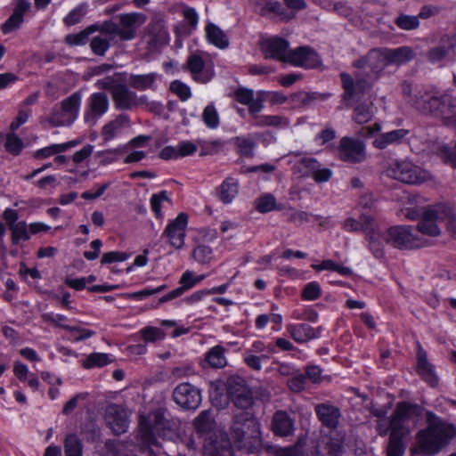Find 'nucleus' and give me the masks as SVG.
<instances>
[{
  "label": "nucleus",
  "instance_id": "obj_46",
  "mask_svg": "<svg viewBox=\"0 0 456 456\" xmlns=\"http://www.w3.org/2000/svg\"><path fill=\"white\" fill-rule=\"evenodd\" d=\"M395 22L398 28L403 30H411L419 27L418 15L400 14Z\"/></svg>",
  "mask_w": 456,
  "mask_h": 456
},
{
  "label": "nucleus",
  "instance_id": "obj_49",
  "mask_svg": "<svg viewBox=\"0 0 456 456\" xmlns=\"http://www.w3.org/2000/svg\"><path fill=\"white\" fill-rule=\"evenodd\" d=\"M255 10L262 14L268 12H277L279 10V3L273 0H250Z\"/></svg>",
  "mask_w": 456,
  "mask_h": 456
},
{
  "label": "nucleus",
  "instance_id": "obj_40",
  "mask_svg": "<svg viewBox=\"0 0 456 456\" xmlns=\"http://www.w3.org/2000/svg\"><path fill=\"white\" fill-rule=\"evenodd\" d=\"M341 452V443L339 440L330 443L329 439L322 437L318 445L317 456H338Z\"/></svg>",
  "mask_w": 456,
  "mask_h": 456
},
{
  "label": "nucleus",
  "instance_id": "obj_3",
  "mask_svg": "<svg viewBox=\"0 0 456 456\" xmlns=\"http://www.w3.org/2000/svg\"><path fill=\"white\" fill-rule=\"evenodd\" d=\"M387 65L386 49H373L365 57L358 60L354 63L357 69L354 73L355 82L348 74H341L345 90L344 101L349 104L351 101L360 100L368 86V82L362 77L365 76L368 78L376 77Z\"/></svg>",
  "mask_w": 456,
  "mask_h": 456
},
{
  "label": "nucleus",
  "instance_id": "obj_38",
  "mask_svg": "<svg viewBox=\"0 0 456 456\" xmlns=\"http://www.w3.org/2000/svg\"><path fill=\"white\" fill-rule=\"evenodd\" d=\"M175 12L180 13L186 24L189 26V32L195 29L199 22V14L192 7H189L183 4L176 5Z\"/></svg>",
  "mask_w": 456,
  "mask_h": 456
},
{
  "label": "nucleus",
  "instance_id": "obj_37",
  "mask_svg": "<svg viewBox=\"0 0 456 456\" xmlns=\"http://www.w3.org/2000/svg\"><path fill=\"white\" fill-rule=\"evenodd\" d=\"M388 65L389 64H396L400 65L412 57V52L408 47H400L396 49H386Z\"/></svg>",
  "mask_w": 456,
  "mask_h": 456
},
{
  "label": "nucleus",
  "instance_id": "obj_54",
  "mask_svg": "<svg viewBox=\"0 0 456 456\" xmlns=\"http://www.w3.org/2000/svg\"><path fill=\"white\" fill-rule=\"evenodd\" d=\"M373 117V111L370 106L359 105L354 109V119L359 124L370 121Z\"/></svg>",
  "mask_w": 456,
  "mask_h": 456
},
{
  "label": "nucleus",
  "instance_id": "obj_7",
  "mask_svg": "<svg viewBox=\"0 0 456 456\" xmlns=\"http://www.w3.org/2000/svg\"><path fill=\"white\" fill-rule=\"evenodd\" d=\"M387 176L407 184H420L431 178L430 173L409 159L392 161L386 169Z\"/></svg>",
  "mask_w": 456,
  "mask_h": 456
},
{
  "label": "nucleus",
  "instance_id": "obj_4",
  "mask_svg": "<svg viewBox=\"0 0 456 456\" xmlns=\"http://www.w3.org/2000/svg\"><path fill=\"white\" fill-rule=\"evenodd\" d=\"M419 409L406 403L398 404L390 421V438L387 456H403L404 452L402 440L410 434L416 425Z\"/></svg>",
  "mask_w": 456,
  "mask_h": 456
},
{
  "label": "nucleus",
  "instance_id": "obj_59",
  "mask_svg": "<svg viewBox=\"0 0 456 456\" xmlns=\"http://www.w3.org/2000/svg\"><path fill=\"white\" fill-rule=\"evenodd\" d=\"M321 296V287L318 282H309L302 292V297L305 300L312 301L317 299Z\"/></svg>",
  "mask_w": 456,
  "mask_h": 456
},
{
  "label": "nucleus",
  "instance_id": "obj_20",
  "mask_svg": "<svg viewBox=\"0 0 456 456\" xmlns=\"http://www.w3.org/2000/svg\"><path fill=\"white\" fill-rule=\"evenodd\" d=\"M289 63L306 69L316 68L321 64V60L316 52L309 47H299L291 51Z\"/></svg>",
  "mask_w": 456,
  "mask_h": 456
},
{
  "label": "nucleus",
  "instance_id": "obj_41",
  "mask_svg": "<svg viewBox=\"0 0 456 456\" xmlns=\"http://www.w3.org/2000/svg\"><path fill=\"white\" fill-rule=\"evenodd\" d=\"M157 75L155 73L144 74V75H133L129 78L130 86H134L138 90H146L152 88Z\"/></svg>",
  "mask_w": 456,
  "mask_h": 456
},
{
  "label": "nucleus",
  "instance_id": "obj_50",
  "mask_svg": "<svg viewBox=\"0 0 456 456\" xmlns=\"http://www.w3.org/2000/svg\"><path fill=\"white\" fill-rule=\"evenodd\" d=\"M205 278L206 275L204 274L195 276L191 271L187 270L183 273L179 283L180 286L186 291L194 287L196 284L200 283Z\"/></svg>",
  "mask_w": 456,
  "mask_h": 456
},
{
  "label": "nucleus",
  "instance_id": "obj_21",
  "mask_svg": "<svg viewBox=\"0 0 456 456\" xmlns=\"http://www.w3.org/2000/svg\"><path fill=\"white\" fill-rule=\"evenodd\" d=\"M204 456H232L230 441L222 433L215 439L210 436L204 444Z\"/></svg>",
  "mask_w": 456,
  "mask_h": 456
},
{
  "label": "nucleus",
  "instance_id": "obj_5",
  "mask_svg": "<svg viewBox=\"0 0 456 456\" xmlns=\"http://www.w3.org/2000/svg\"><path fill=\"white\" fill-rule=\"evenodd\" d=\"M428 422L427 429L418 434V445L426 453H436L456 436V428L433 414H428Z\"/></svg>",
  "mask_w": 456,
  "mask_h": 456
},
{
  "label": "nucleus",
  "instance_id": "obj_34",
  "mask_svg": "<svg viewBox=\"0 0 456 456\" xmlns=\"http://www.w3.org/2000/svg\"><path fill=\"white\" fill-rule=\"evenodd\" d=\"M150 203L155 217L163 219L164 214L162 213V208H165L166 205H171V199L166 191H162L159 193L152 194Z\"/></svg>",
  "mask_w": 456,
  "mask_h": 456
},
{
  "label": "nucleus",
  "instance_id": "obj_15",
  "mask_svg": "<svg viewBox=\"0 0 456 456\" xmlns=\"http://www.w3.org/2000/svg\"><path fill=\"white\" fill-rule=\"evenodd\" d=\"M128 411L120 405L111 404L107 407L105 419L114 434H123L128 428Z\"/></svg>",
  "mask_w": 456,
  "mask_h": 456
},
{
  "label": "nucleus",
  "instance_id": "obj_14",
  "mask_svg": "<svg viewBox=\"0 0 456 456\" xmlns=\"http://www.w3.org/2000/svg\"><path fill=\"white\" fill-rule=\"evenodd\" d=\"M147 17L142 12L123 13L118 16L119 25L115 28V33L122 40H131L137 29L146 22Z\"/></svg>",
  "mask_w": 456,
  "mask_h": 456
},
{
  "label": "nucleus",
  "instance_id": "obj_52",
  "mask_svg": "<svg viewBox=\"0 0 456 456\" xmlns=\"http://www.w3.org/2000/svg\"><path fill=\"white\" fill-rule=\"evenodd\" d=\"M319 167V163L313 158H303L295 166V168L302 175H310L315 167Z\"/></svg>",
  "mask_w": 456,
  "mask_h": 456
},
{
  "label": "nucleus",
  "instance_id": "obj_63",
  "mask_svg": "<svg viewBox=\"0 0 456 456\" xmlns=\"http://www.w3.org/2000/svg\"><path fill=\"white\" fill-rule=\"evenodd\" d=\"M93 52L98 55H102L109 48V42L105 37H96L91 42Z\"/></svg>",
  "mask_w": 456,
  "mask_h": 456
},
{
  "label": "nucleus",
  "instance_id": "obj_17",
  "mask_svg": "<svg viewBox=\"0 0 456 456\" xmlns=\"http://www.w3.org/2000/svg\"><path fill=\"white\" fill-rule=\"evenodd\" d=\"M338 155L344 161L361 162L365 159V146L359 140L345 137L340 141Z\"/></svg>",
  "mask_w": 456,
  "mask_h": 456
},
{
  "label": "nucleus",
  "instance_id": "obj_6",
  "mask_svg": "<svg viewBox=\"0 0 456 456\" xmlns=\"http://www.w3.org/2000/svg\"><path fill=\"white\" fill-rule=\"evenodd\" d=\"M139 435L143 445L149 447L150 453H153L154 448L159 447L156 436L163 437L164 439L174 438L173 433L167 427L164 412L161 409H159L148 416L141 415Z\"/></svg>",
  "mask_w": 456,
  "mask_h": 456
},
{
  "label": "nucleus",
  "instance_id": "obj_16",
  "mask_svg": "<svg viewBox=\"0 0 456 456\" xmlns=\"http://www.w3.org/2000/svg\"><path fill=\"white\" fill-rule=\"evenodd\" d=\"M174 399L185 409H196L201 401L199 389L189 383H182L174 391Z\"/></svg>",
  "mask_w": 456,
  "mask_h": 456
},
{
  "label": "nucleus",
  "instance_id": "obj_57",
  "mask_svg": "<svg viewBox=\"0 0 456 456\" xmlns=\"http://www.w3.org/2000/svg\"><path fill=\"white\" fill-rule=\"evenodd\" d=\"M23 148V142L20 138L13 134L6 137L5 149L12 154L18 155Z\"/></svg>",
  "mask_w": 456,
  "mask_h": 456
},
{
  "label": "nucleus",
  "instance_id": "obj_35",
  "mask_svg": "<svg viewBox=\"0 0 456 456\" xmlns=\"http://www.w3.org/2000/svg\"><path fill=\"white\" fill-rule=\"evenodd\" d=\"M238 191V182L235 179H225L219 188V196L221 200L225 204L231 203L237 196Z\"/></svg>",
  "mask_w": 456,
  "mask_h": 456
},
{
  "label": "nucleus",
  "instance_id": "obj_1",
  "mask_svg": "<svg viewBox=\"0 0 456 456\" xmlns=\"http://www.w3.org/2000/svg\"><path fill=\"white\" fill-rule=\"evenodd\" d=\"M235 406L240 409L232 427L231 435L236 448L245 453L258 452L262 447L260 429L257 420L249 411L253 399L251 392L243 385L236 391L230 392Z\"/></svg>",
  "mask_w": 456,
  "mask_h": 456
},
{
  "label": "nucleus",
  "instance_id": "obj_19",
  "mask_svg": "<svg viewBox=\"0 0 456 456\" xmlns=\"http://www.w3.org/2000/svg\"><path fill=\"white\" fill-rule=\"evenodd\" d=\"M109 109V101L104 94H93L88 99V107L85 112V121L94 125L97 119L104 115Z\"/></svg>",
  "mask_w": 456,
  "mask_h": 456
},
{
  "label": "nucleus",
  "instance_id": "obj_26",
  "mask_svg": "<svg viewBox=\"0 0 456 456\" xmlns=\"http://www.w3.org/2000/svg\"><path fill=\"white\" fill-rule=\"evenodd\" d=\"M373 223L374 220L371 216L362 213L359 220L353 216L346 218L342 224V227L348 232H363L366 233Z\"/></svg>",
  "mask_w": 456,
  "mask_h": 456
},
{
  "label": "nucleus",
  "instance_id": "obj_13",
  "mask_svg": "<svg viewBox=\"0 0 456 456\" xmlns=\"http://www.w3.org/2000/svg\"><path fill=\"white\" fill-rule=\"evenodd\" d=\"M260 47L265 58L289 63L291 50L285 39L277 37H265L262 39Z\"/></svg>",
  "mask_w": 456,
  "mask_h": 456
},
{
  "label": "nucleus",
  "instance_id": "obj_53",
  "mask_svg": "<svg viewBox=\"0 0 456 456\" xmlns=\"http://www.w3.org/2000/svg\"><path fill=\"white\" fill-rule=\"evenodd\" d=\"M202 118L207 126L209 128H216L219 125V117L216 109L208 105L202 113Z\"/></svg>",
  "mask_w": 456,
  "mask_h": 456
},
{
  "label": "nucleus",
  "instance_id": "obj_36",
  "mask_svg": "<svg viewBox=\"0 0 456 456\" xmlns=\"http://www.w3.org/2000/svg\"><path fill=\"white\" fill-rule=\"evenodd\" d=\"M77 145L75 141L66 143H56L37 150L34 156L37 159H46L67 151L69 148Z\"/></svg>",
  "mask_w": 456,
  "mask_h": 456
},
{
  "label": "nucleus",
  "instance_id": "obj_47",
  "mask_svg": "<svg viewBox=\"0 0 456 456\" xmlns=\"http://www.w3.org/2000/svg\"><path fill=\"white\" fill-rule=\"evenodd\" d=\"M250 353L262 354L263 358L268 359L271 354L276 353V348L273 344H265L262 340H255L252 343Z\"/></svg>",
  "mask_w": 456,
  "mask_h": 456
},
{
  "label": "nucleus",
  "instance_id": "obj_43",
  "mask_svg": "<svg viewBox=\"0 0 456 456\" xmlns=\"http://www.w3.org/2000/svg\"><path fill=\"white\" fill-rule=\"evenodd\" d=\"M12 232V241L13 244H19L21 240H28L30 239L29 228L25 222H19L10 228Z\"/></svg>",
  "mask_w": 456,
  "mask_h": 456
},
{
  "label": "nucleus",
  "instance_id": "obj_18",
  "mask_svg": "<svg viewBox=\"0 0 456 456\" xmlns=\"http://www.w3.org/2000/svg\"><path fill=\"white\" fill-rule=\"evenodd\" d=\"M205 53L196 52L191 53L187 60V68L190 70L192 78L200 83L209 81L213 76L212 68L205 65Z\"/></svg>",
  "mask_w": 456,
  "mask_h": 456
},
{
  "label": "nucleus",
  "instance_id": "obj_64",
  "mask_svg": "<svg viewBox=\"0 0 456 456\" xmlns=\"http://www.w3.org/2000/svg\"><path fill=\"white\" fill-rule=\"evenodd\" d=\"M264 358L261 356H256L253 353H250L249 350L244 353V361L248 367L253 370H260L262 369V360Z\"/></svg>",
  "mask_w": 456,
  "mask_h": 456
},
{
  "label": "nucleus",
  "instance_id": "obj_11",
  "mask_svg": "<svg viewBox=\"0 0 456 456\" xmlns=\"http://www.w3.org/2000/svg\"><path fill=\"white\" fill-rule=\"evenodd\" d=\"M380 130L381 126L379 124H375L373 126L363 127L361 134L364 137H371L375 135L373 145L375 148L382 150L389 145L403 142L410 134V131L404 128L378 134Z\"/></svg>",
  "mask_w": 456,
  "mask_h": 456
},
{
  "label": "nucleus",
  "instance_id": "obj_31",
  "mask_svg": "<svg viewBox=\"0 0 456 456\" xmlns=\"http://www.w3.org/2000/svg\"><path fill=\"white\" fill-rule=\"evenodd\" d=\"M319 419L327 427L335 428L339 418L338 410L330 405H319L316 408Z\"/></svg>",
  "mask_w": 456,
  "mask_h": 456
},
{
  "label": "nucleus",
  "instance_id": "obj_2",
  "mask_svg": "<svg viewBox=\"0 0 456 456\" xmlns=\"http://www.w3.org/2000/svg\"><path fill=\"white\" fill-rule=\"evenodd\" d=\"M423 203L424 200L418 195H404L401 199V212L410 220L422 216L418 224V231L423 236H439L442 224H445L449 232L456 236V222L450 209L443 205L424 207Z\"/></svg>",
  "mask_w": 456,
  "mask_h": 456
},
{
  "label": "nucleus",
  "instance_id": "obj_24",
  "mask_svg": "<svg viewBox=\"0 0 456 456\" xmlns=\"http://www.w3.org/2000/svg\"><path fill=\"white\" fill-rule=\"evenodd\" d=\"M129 128V120L119 116L103 126L102 135L107 142L119 138Z\"/></svg>",
  "mask_w": 456,
  "mask_h": 456
},
{
  "label": "nucleus",
  "instance_id": "obj_56",
  "mask_svg": "<svg viewBox=\"0 0 456 456\" xmlns=\"http://www.w3.org/2000/svg\"><path fill=\"white\" fill-rule=\"evenodd\" d=\"M256 124L258 126H286L289 125V122L286 118L280 116H262L257 120Z\"/></svg>",
  "mask_w": 456,
  "mask_h": 456
},
{
  "label": "nucleus",
  "instance_id": "obj_12",
  "mask_svg": "<svg viewBox=\"0 0 456 456\" xmlns=\"http://www.w3.org/2000/svg\"><path fill=\"white\" fill-rule=\"evenodd\" d=\"M188 221L187 214L179 213L175 218L168 222L162 233V236L167 239L169 245L175 249H181L184 246Z\"/></svg>",
  "mask_w": 456,
  "mask_h": 456
},
{
  "label": "nucleus",
  "instance_id": "obj_29",
  "mask_svg": "<svg viewBox=\"0 0 456 456\" xmlns=\"http://www.w3.org/2000/svg\"><path fill=\"white\" fill-rule=\"evenodd\" d=\"M113 98L120 109H128L136 104V95L123 85L114 88Z\"/></svg>",
  "mask_w": 456,
  "mask_h": 456
},
{
  "label": "nucleus",
  "instance_id": "obj_28",
  "mask_svg": "<svg viewBox=\"0 0 456 456\" xmlns=\"http://www.w3.org/2000/svg\"><path fill=\"white\" fill-rule=\"evenodd\" d=\"M273 430L278 436H287L293 433L294 423L286 412L280 411L273 417Z\"/></svg>",
  "mask_w": 456,
  "mask_h": 456
},
{
  "label": "nucleus",
  "instance_id": "obj_42",
  "mask_svg": "<svg viewBox=\"0 0 456 456\" xmlns=\"http://www.w3.org/2000/svg\"><path fill=\"white\" fill-rule=\"evenodd\" d=\"M113 361V357L110 354L103 353H93L89 354L83 365L86 368L103 367L108 365Z\"/></svg>",
  "mask_w": 456,
  "mask_h": 456
},
{
  "label": "nucleus",
  "instance_id": "obj_10",
  "mask_svg": "<svg viewBox=\"0 0 456 456\" xmlns=\"http://www.w3.org/2000/svg\"><path fill=\"white\" fill-rule=\"evenodd\" d=\"M150 141L149 136L139 135L131 141H129L126 144L120 145L116 149L109 150L104 152V155L107 156L110 160H115L124 152L131 151L126 157V163H134L141 161L146 155V151L141 149L148 146V142Z\"/></svg>",
  "mask_w": 456,
  "mask_h": 456
},
{
  "label": "nucleus",
  "instance_id": "obj_62",
  "mask_svg": "<svg viewBox=\"0 0 456 456\" xmlns=\"http://www.w3.org/2000/svg\"><path fill=\"white\" fill-rule=\"evenodd\" d=\"M141 334L146 342H155L164 338L163 331L155 327H147L141 330Z\"/></svg>",
  "mask_w": 456,
  "mask_h": 456
},
{
  "label": "nucleus",
  "instance_id": "obj_8",
  "mask_svg": "<svg viewBox=\"0 0 456 456\" xmlns=\"http://www.w3.org/2000/svg\"><path fill=\"white\" fill-rule=\"evenodd\" d=\"M81 105V94L75 93L62 101L61 106L52 110L47 122L53 126H64L71 125L77 118Z\"/></svg>",
  "mask_w": 456,
  "mask_h": 456
},
{
  "label": "nucleus",
  "instance_id": "obj_9",
  "mask_svg": "<svg viewBox=\"0 0 456 456\" xmlns=\"http://www.w3.org/2000/svg\"><path fill=\"white\" fill-rule=\"evenodd\" d=\"M387 244L400 248H412L428 245L427 240L412 234L411 228L405 225L393 226L387 230V237H384Z\"/></svg>",
  "mask_w": 456,
  "mask_h": 456
},
{
  "label": "nucleus",
  "instance_id": "obj_32",
  "mask_svg": "<svg viewBox=\"0 0 456 456\" xmlns=\"http://www.w3.org/2000/svg\"><path fill=\"white\" fill-rule=\"evenodd\" d=\"M226 358L224 354V349L221 346L212 347L206 354L202 366L212 368H223L226 365Z\"/></svg>",
  "mask_w": 456,
  "mask_h": 456
},
{
  "label": "nucleus",
  "instance_id": "obj_44",
  "mask_svg": "<svg viewBox=\"0 0 456 456\" xmlns=\"http://www.w3.org/2000/svg\"><path fill=\"white\" fill-rule=\"evenodd\" d=\"M192 257L196 262L201 265H208L214 259V254L210 247L198 245L192 251Z\"/></svg>",
  "mask_w": 456,
  "mask_h": 456
},
{
  "label": "nucleus",
  "instance_id": "obj_48",
  "mask_svg": "<svg viewBox=\"0 0 456 456\" xmlns=\"http://www.w3.org/2000/svg\"><path fill=\"white\" fill-rule=\"evenodd\" d=\"M195 428L200 432L205 433L209 431L213 426V415L209 411H204L199 415L194 420Z\"/></svg>",
  "mask_w": 456,
  "mask_h": 456
},
{
  "label": "nucleus",
  "instance_id": "obj_45",
  "mask_svg": "<svg viewBox=\"0 0 456 456\" xmlns=\"http://www.w3.org/2000/svg\"><path fill=\"white\" fill-rule=\"evenodd\" d=\"M82 444L75 435H69L64 441L65 456H82Z\"/></svg>",
  "mask_w": 456,
  "mask_h": 456
},
{
  "label": "nucleus",
  "instance_id": "obj_25",
  "mask_svg": "<svg viewBox=\"0 0 456 456\" xmlns=\"http://www.w3.org/2000/svg\"><path fill=\"white\" fill-rule=\"evenodd\" d=\"M417 368L419 374L431 387H436L438 384V378L435 372L434 367L428 362L426 353L422 350H419L418 352Z\"/></svg>",
  "mask_w": 456,
  "mask_h": 456
},
{
  "label": "nucleus",
  "instance_id": "obj_61",
  "mask_svg": "<svg viewBox=\"0 0 456 456\" xmlns=\"http://www.w3.org/2000/svg\"><path fill=\"white\" fill-rule=\"evenodd\" d=\"M417 109L425 112H432L435 110L443 112L441 103L437 98H429L428 102L426 100L418 101Z\"/></svg>",
  "mask_w": 456,
  "mask_h": 456
},
{
  "label": "nucleus",
  "instance_id": "obj_55",
  "mask_svg": "<svg viewBox=\"0 0 456 456\" xmlns=\"http://www.w3.org/2000/svg\"><path fill=\"white\" fill-rule=\"evenodd\" d=\"M87 12V4H82L73 9L65 18L64 21L67 25H74L80 21L82 17Z\"/></svg>",
  "mask_w": 456,
  "mask_h": 456
},
{
  "label": "nucleus",
  "instance_id": "obj_58",
  "mask_svg": "<svg viewBox=\"0 0 456 456\" xmlns=\"http://www.w3.org/2000/svg\"><path fill=\"white\" fill-rule=\"evenodd\" d=\"M170 90L183 101L188 100L191 94L190 87L178 80L171 83Z\"/></svg>",
  "mask_w": 456,
  "mask_h": 456
},
{
  "label": "nucleus",
  "instance_id": "obj_22",
  "mask_svg": "<svg viewBox=\"0 0 456 456\" xmlns=\"http://www.w3.org/2000/svg\"><path fill=\"white\" fill-rule=\"evenodd\" d=\"M384 237H387V231L382 232L376 225L375 222L365 233V239L368 241L370 250L376 257L383 256L384 246L387 244Z\"/></svg>",
  "mask_w": 456,
  "mask_h": 456
},
{
  "label": "nucleus",
  "instance_id": "obj_30",
  "mask_svg": "<svg viewBox=\"0 0 456 456\" xmlns=\"http://www.w3.org/2000/svg\"><path fill=\"white\" fill-rule=\"evenodd\" d=\"M269 322L273 324L272 330L276 332L281 330L283 318L281 314L278 313L259 314L255 320V327L256 330H262L266 328Z\"/></svg>",
  "mask_w": 456,
  "mask_h": 456
},
{
  "label": "nucleus",
  "instance_id": "obj_33",
  "mask_svg": "<svg viewBox=\"0 0 456 456\" xmlns=\"http://www.w3.org/2000/svg\"><path fill=\"white\" fill-rule=\"evenodd\" d=\"M256 134L240 135L233 139V142L238 148L241 156L251 157L256 145Z\"/></svg>",
  "mask_w": 456,
  "mask_h": 456
},
{
  "label": "nucleus",
  "instance_id": "obj_39",
  "mask_svg": "<svg viewBox=\"0 0 456 456\" xmlns=\"http://www.w3.org/2000/svg\"><path fill=\"white\" fill-rule=\"evenodd\" d=\"M289 330L294 340L299 343H304L314 338L313 329L307 324L290 325Z\"/></svg>",
  "mask_w": 456,
  "mask_h": 456
},
{
  "label": "nucleus",
  "instance_id": "obj_51",
  "mask_svg": "<svg viewBox=\"0 0 456 456\" xmlns=\"http://www.w3.org/2000/svg\"><path fill=\"white\" fill-rule=\"evenodd\" d=\"M276 207L275 198L271 194H264L256 202V209L261 213L273 210Z\"/></svg>",
  "mask_w": 456,
  "mask_h": 456
},
{
  "label": "nucleus",
  "instance_id": "obj_23",
  "mask_svg": "<svg viewBox=\"0 0 456 456\" xmlns=\"http://www.w3.org/2000/svg\"><path fill=\"white\" fill-rule=\"evenodd\" d=\"M30 4L27 0H16L12 14L2 25V31L8 34L20 27L23 22V15L29 9Z\"/></svg>",
  "mask_w": 456,
  "mask_h": 456
},
{
  "label": "nucleus",
  "instance_id": "obj_60",
  "mask_svg": "<svg viewBox=\"0 0 456 456\" xmlns=\"http://www.w3.org/2000/svg\"><path fill=\"white\" fill-rule=\"evenodd\" d=\"M67 329L69 330L70 338L75 341L89 338L94 334V331L78 326L67 327Z\"/></svg>",
  "mask_w": 456,
  "mask_h": 456
},
{
  "label": "nucleus",
  "instance_id": "obj_27",
  "mask_svg": "<svg viewBox=\"0 0 456 456\" xmlns=\"http://www.w3.org/2000/svg\"><path fill=\"white\" fill-rule=\"evenodd\" d=\"M208 42L219 49H225L229 46V39L226 34L216 24L208 23L206 28Z\"/></svg>",
  "mask_w": 456,
  "mask_h": 456
}]
</instances>
